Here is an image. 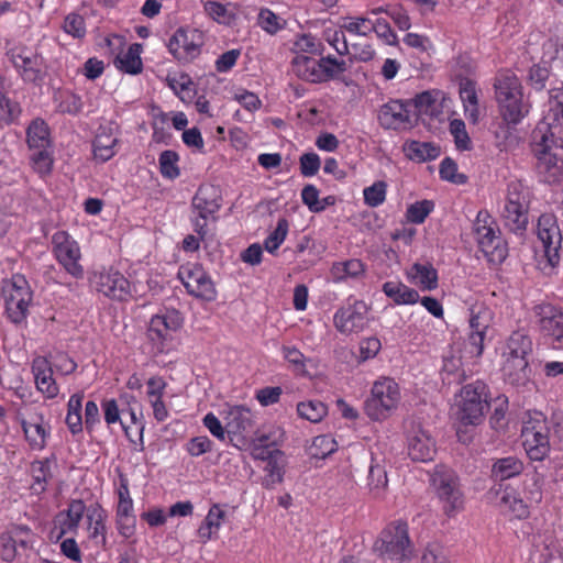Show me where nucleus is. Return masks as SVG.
<instances>
[{"label":"nucleus","instance_id":"1","mask_svg":"<svg viewBox=\"0 0 563 563\" xmlns=\"http://www.w3.org/2000/svg\"><path fill=\"white\" fill-rule=\"evenodd\" d=\"M563 144L547 135L532 133V151L537 158L536 169L543 183L554 184L562 178L560 155Z\"/></svg>","mask_w":563,"mask_h":563},{"label":"nucleus","instance_id":"2","mask_svg":"<svg viewBox=\"0 0 563 563\" xmlns=\"http://www.w3.org/2000/svg\"><path fill=\"white\" fill-rule=\"evenodd\" d=\"M430 482L445 515L451 517L463 509L464 496L460 478L453 470L437 466L431 474Z\"/></svg>","mask_w":563,"mask_h":563},{"label":"nucleus","instance_id":"3","mask_svg":"<svg viewBox=\"0 0 563 563\" xmlns=\"http://www.w3.org/2000/svg\"><path fill=\"white\" fill-rule=\"evenodd\" d=\"M374 549L384 559L397 562L410 559L412 545L408 536L407 522L398 520L389 523L382 531Z\"/></svg>","mask_w":563,"mask_h":563},{"label":"nucleus","instance_id":"4","mask_svg":"<svg viewBox=\"0 0 563 563\" xmlns=\"http://www.w3.org/2000/svg\"><path fill=\"white\" fill-rule=\"evenodd\" d=\"M400 401L398 384L391 378H383L374 383L371 397L365 401V412L373 420H383L397 408Z\"/></svg>","mask_w":563,"mask_h":563},{"label":"nucleus","instance_id":"5","mask_svg":"<svg viewBox=\"0 0 563 563\" xmlns=\"http://www.w3.org/2000/svg\"><path fill=\"white\" fill-rule=\"evenodd\" d=\"M459 419L465 426H478L489 408L487 386L481 380L467 384L461 391Z\"/></svg>","mask_w":563,"mask_h":563},{"label":"nucleus","instance_id":"6","mask_svg":"<svg viewBox=\"0 0 563 563\" xmlns=\"http://www.w3.org/2000/svg\"><path fill=\"white\" fill-rule=\"evenodd\" d=\"M191 222L198 236L205 239L208 220H216V213L221 208V196L214 186H200L191 201Z\"/></svg>","mask_w":563,"mask_h":563},{"label":"nucleus","instance_id":"7","mask_svg":"<svg viewBox=\"0 0 563 563\" xmlns=\"http://www.w3.org/2000/svg\"><path fill=\"white\" fill-rule=\"evenodd\" d=\"M489 213L481 210L474 222V232L482 252L493 262H503L507 257V247L499 235L498 228L494 227Z\"/></svg>","mask_w":563,"mask_h":563},{"label":"nucleus","instance_id":"8","mask_svg":"<svg viewBox=\"0 0 563 563\" xmlns=\"http://www.w3.org/2000/svg\"><path fill=\"white\" fill-rule=\"evenodd\" d=\"M545 417L542 412L536 411L525 421L522 427L523 448L527 455L532 461H543L550 452V441L548 434Z\"/></svg>","mask_w":563,"mask_h":563},{"label":"nucleus","instance_id":"9","mask_svg":"<svg viewBox=\"0 0 563 563\" xmlns=\"http://www.w3.org/2000/svg\"><path fill=\"white\" fill-rule=\"evenodd\" d=\"M2 295L8 318L15 324L25 320L32 301V291L24 276L13 275L11 283L3 288Z\"/></svg>","mask_w":563,"mask_h":563},{"label":"nucleus","instance_id":"10","mask_svg":"<svg viewBox=\"0 0 563 563\" xmlns=\"http://www.w3.org/2000/svg\"><path fill=\"white\" fill-rule=\"evenodd\" d=\"M369 306L358 299L349 298L333 316L334 328L344 335L357 334L368 324Z\"/></svg>","mask_w":563,"mask_h":563},{"label":"nucleus","instance_id":"11","mask_svg":"<svg viewBox=\"0 0 563 563\" xmlns=\"http://www.w3.org/2000/svg\"><path fill=\"white\" fill-rule=\"evenodd\" d=\"M533 133L550 136L563 144V87L549 90L548 110Z\"/></svg>","mask_w":563,"mask_h":563},{"label":"nucleus","instance_id":"12","mask_svg":"<svg viewBox=\"0 0 563 563\" xmlns=\"http://www.w3.org/2000/svg\"><path fill=\"white\" fill-rule=\"evenodd\" d=\"M537 238L541 244L544 257L551 267L560 262L562 233L558 219L553 213H543L538 219Z\"/></svg>","mask_w":563,"mask_h":563},{"label":"nucleus","instance_id":"13","mask_svg":"<svg viewBox=\"0 0 563 563\" xmlns=\"http://www.w3.org/2000/svg\"><path fill=\"white\" fill-rule=\"evenodd\" d=\"M178 277L189 295L206 301L217 297L214 283L199 264H187L179 268Z\"/></svg>","mask_w":563,"mask_h":563},{"label":"nucleus","instance_id":"14","mask_svg":"<svg viewBox=\"0 0 563 563\" xmlns=\"http://www.w3.org/2000/svg\"><path fill=\"white\" fill-rule=\"evenodd\" d=\"M205 43L203 33L197 29L179 27L168 41L170 54L181 63L197 58Z\"/></svg>","mask_w":563,"mask_h":563},{"label":"nucleus","instance_id":"15","mask_svg":"<svg viewBox=\"0 0 563 563\" xmlns=\"http://www.w3.org/2000/svg\"><path fill=\"white\" fill-rule=\"evenodd\" d=\"M7 55L25 82L41 84L43 81L44 59L41 55L32 53L25 47L12 48Z\"/></svg>","mask_w":563,"mask_h":563},{"label":"nucleus","instance_id":"16","mask_svg":"<svg viewBox=\"0 0 563 563\" xmlns=\"http://www.w3.org/2000/svg\"><path fill=\"white\" fill-rule=\"evenodd\" d=\"M52 243L54 244L56 258L67 273L76 278L81 277L84 269L78 263L80 252L76 241L71 240L67 232L58 231L53 235Z\"/></svg>","mask_w":563,"mask_h":563},{"label":"nucleus","instance_id":"17","mask_svg":"<svg viewBox=\"0 0 563 563\" xmlns=\"http://www.w3.org/2000/svg\"><path fill=\"white\" fill-rule=\"evenodd\" d=\"M410 102L401 100H389L384 103L378 112V122L386 130H407L412 128Z\"/></svg>","mask_w":563,"mask_h":563},{"label":"nucleus","instance_id":"18","mask_svg":"<svg viewBox=\"0 0 563 563\" xmlns=\"http://www.w3.org/2000/svg\"><path fill=\"white\" fill-rule=\"evenodd\" d=\"M533 312L542 332L551 336L558 347H563V312L550 303L537 305Z\"/></svg>","mask_w":563,"mask_h":563},{"label":"nucleus","instance_id":"19","mask_svg":"<svg viewBox=\"0 0 563 563\" xmlns=\"http://www.w3.org/2000/svg\"><path fill=\"white\" fill-rule=\"evenodd\" d=\"M88 509L89 507L86 506L82 499H71L67 509L59 511L54 517V528L58 530L57 539L67 533H77L84 515H88Z\"/></svg>","mask_w":563,"mask_h":563},{"label":"nucleus","instance_id":"20","mask_svg":"<svg viewBox=\"0 0 563 563\" xmlns=\"http://www.w3.org/2000/svg\"><path fill=\"white\" fill-rule=\"evenodd\" d=\"M26 142L30 148L38 150L34 162L36 164L44 163L49 167L51 161L46 152V148L51 144L49 128L43 119L36 118L31 121L26 129Z\"/></svg>","mask_w":563,"mask_h":563},{"label":"nucleus","instance_id":"21","mask_svg":"<svg viewBox=\"0 0 563 563\" xmlns=\"http://www.w3.org/2000/svg\"><path fill=\"white\" fill-rule=\"evenodd\" d=\"M95 284L97 290L109 298L125 300L130 296V282L118 271L96 275Z\"/></svg>","mask_w":563,"mask_h":563},{"label":"nucleus","instance_id":"22","mask_svg":"<svg viewBox=\"0 0 563 563\" xmlns=\"http://www.w3.org/2000/svg\"><path fill=\"white\" fill-rule=\"evenodd\" d=\"M505 227L515 234H523L528 225V208L519 194H509L503 211Z\"/></svg>","mask_w":563,"mask_h":563},{"label":"nucleus","instance_id":"23","mask_svg":"<svg viewBox=\"0 0 563 563\" xmlns=\"http://www.w3.org/2000/svg\"><path fill=\"white\" fill-rule=\"evenodd\" d=\"M181 327V319L177 312L169 314H156L152 317L147 330V336L157 345L159 352L163 351V342L167 340L170 332Z\"/></svg>","mask_w":563,"mask_h":563},{"label":"nucleus","instance_id":"24","mask_svg":"<svg viewBox=\"0 0 563 563\" xmlns=\"http://www.w3.org/2000/svg\"><path fill=\"white\" fill-rule=\"evenodd\" d=\"M501 374L507 384L517 388L533 384L532 369L526 358H503Z\"/></svg>","mask_w":563,"mask_h":563},{"label":"nucleus","instance_id":"25","mask_svg":"<svg viewBox=\"0 0 563 563\" xmlns=\"http://www.w3.org/2000/svg\"><path fill=\"white\" fill-rule=\"evenodd\" d=\"M490 494L496 496V504L503 512L511 514L518 519L528 517V506L518 497L514 489L503 488V485L499 484L490 489Z\"/></svg>","mask_w":563,"mask_h":563},{"label":"nucleus","instance_id":"26","mask_svg":"<svg viewBox=\"0 0 563 563\" xmlns=\"http://www.w3.org/2000/svg\"><path fill=\"white\" fill-rule=\"evenodd\" d=\"M435 454V443L430 434L422 430H413L408 438V455L416 462H428Z\"/></svg>","mask_w":563,"mask_h":563},{"label":"nucleus","instance_id":"27","mask_svg":"<svg viewBox=\"0 0 563 563\" xmlns=\"http://www.w3.org/2000/svg\"><path fill=\"white\" fill-rule=\"evenodd\" d=\"M225 430L233 441V437H245L253 430V415L251 410L243 406L230 408L225 417Z\"/></svg>","mask_w":563,"mask_h":563},{"label":"nucleus","instance_id":"28","mask_svg":"<svg viewBox=\"0 0 563 563\" xmlns=\"http://www.w3.org/2000/svg\"><path fill=\"white\" fill-rule=\"evenodd\" d=\"M292 73L300 79L309 82H323L322 73L329 69H321L320 59L297 55L291 62Z\"/></svg>","mask_w":563,"mask_h":563},{"label":"nucleus","instance_id":"29","mask_svg":"<svg viewBox=\"0 0 563 563\" xmlns=\"http://www.w3.org/2000/svg\"><path fill=\"white\" fill-rule=\"evenodd\" d=\"M533 343L531 338L522 330L515 331L508 338L503 350V358H526L532 353Z\"/></svg>","mask_w":563,"mask_h":563},{"label":"nucleus","instance_id":"30","mask_svg":"<svg viewBox=\"0 0 563 563\" xmlns=\"http://www.w3.org/2000/svg\"><path fill=\"white\" fill-rule=\"evenodd\" d=\"M497 103L504 121L511 125L520 123L530 111V104L523 99V95H515L514 98Z\"/></svg>","mask_w":563,"mask_h":563},{"label":"nucleus","instance_id":"31","mask_svg":"<svg viewBox=\"0 0 563 563\" xmlns=\"http://www.w3.org/2000/svg\"><path fill=\"white\" fill-rule=\"evenodd\" d=\"M88 529L90 530V539L95 541L97 545L107 550V527L104 523L106 514L99 505H91L88 509Z\"/></svg>","mask_w":563,"mask_h":563},{"label":"nucleus","instance_id":"32","mask_svg":"<svg viewBox=\"0 0 563 563\" xmlns=\"http://www.w3.org/2000/svg\"><path fill=\"white\" fill-rule=\"evenodd\" d=\"M497 102L508 100L515 95H523L519 78L510 71L500 73L494 84Z\"/></svg>","mask_w":563,"mask_h":563},{"label":"nucleus","instance_id":"33","mask_svg":"<svg viewBox=\"0 0 563 563\" xmlns=\"http://www.w3.org/2000/svg\"><path fill=\"white\" fill-rule=\"evenodd\" d=\"M21 427L25 439L32 449L43 450L46 446V439L49 435V431L44 426V418L42 415L36 416L32 422L22 420Z\"/></svg>","mask_w":563,"mask_h":563},{"label":"nucleus","instance_id":"34","mask_svg":"<svg viewBox=\"0 0 563 563\" xmlns=\"http://www.w3.org/2000/svg\"><path fill=\"white\" fill-rule=\"evenodd\" d=\"M114 66L125 74L141 73V43H133L126 52H120L113 59Z\"/></svg>","mask_w":563,"mask_h":563},{"label":"nucleus","instance_id":"35","mask_svg":"<svg viewBox=\"0 0 563 563\" xmlns=\"http://www.w3.org/2000/svg\"><path fill=\"white\" fill-rule=\"evenodd\" d=\"M523 468V462L520 459L516 456L501 457L494 462L492 467V476L496 481L504 482L520 475Z\"/></svg>","mask_w":563,"mask_h":563},{"label":"nucleus","instance_id":"36","mask_svg":"<svg viewBox=\"0 0 563 563\" xmlns=\"http://www.w3.org/2000/svg\"><path fill=\"white\" fill-rule=\"evenodd\" d=\"M383 291L396 305H412L419 300L418 291L400 282H386L383 285Z\"/></svg>","mask_w":563,"mask_h":563},{"label":"nucleus","instance_id":"37","mask_svg":"<svg viewBox=\"0 0 563 563\" xmlns=\"http://www.w3.org/2000/svg\"><path fill=\"white\" fill-rule=\"evenodd\" d=\"M331 276L335 283L347 278H357L365 273V266L362 261L352 258L344 262H335L330 269Z\"/></svg>","mask_w":563,"mask_h":563},{"label":"nucleus","instance_id":"38","mask_svg":"<svg viewBox=\"0 0 563 563\" xmlns=\"http://www.w3.org/2000/svg\"><path fill=\"white\" fill-rule=\"evenodd\" d=\"M407 156L417 162H427L435 159L440 153V146L431 142L412 141L406 146Z\"/></svg>","mask_w":563,"mask_h":563},{"label":"nucleus","instance_id":"39","mask_svg":"<svg viewBox=\"0 0 563 563\" xmlns=\"http://www.w3.org/2000/svg\"><path fill=\"white\" fill-rule=\"evenodd\" d=\"M133 505L129 501H123L118 505L117 509V526L119 533L129 539L135 534L136 531V517L132 514Z\"/></svg>","mask_w":563,"mask_h":563},{"label":"nucleus","instance_id":"40","mask_svg":"<svg viewBox=\"0 0 563 563\" xmlns=\"http://www.w3.org/2000/svg\"><path fill=\"white\" fill-rule=\"evenodd\" d=\"M460 97L463 101L465 113L475 122L478 115V99L473 80L464 78L460 81Z\"/></svg>","mask_w":563,"mask_h":563},{"label":"nucleus","instance_id":"41","mask_svg":"<svg viewBox=\"0 0 563 563\" xmlns=\"http://www.w3.org/2000/svg\"><path fill=\"white\" fill-rule=\"evenodd\" d=\"M388 485L387 473L384 466L371 464L367 474V488L374 498H380Z\"/></svg>","mask_w":563,"mask_h":563},{"label":"nucleus","instance_id":"42","mask_svg":"<svg viewBox=\"0 0 563 563\" xmlns=\"http://www.w3.org/2000/svg\"><path fill=\"white\" fill-rule=\"evenodd\" d=\"M33 371L35 375V383L37 389L45 394L47 398H54L58 394V387L53 378L51 368H41L36 362H34Z\"/></svg>","mask_w":563,"mask_h":563},{"label":"nucleus","instance_id":"43","mask_svg":"<svg viewBox=\"0 0 563 563\" xmlns=\"http://www.w3.org/2000/svg\"><path fill=\"white\" fill-rule=\"evenodd\" d=\"M440 91H423L418 93L411 101L420 114L435 115L439 112L438 97Z\"/></svg>","mask_w":563,"mask_h":563},{"label":"nucleus","instance_id":"44","mask_svg":"<svg viewBox=\"0 0 563 563\" xmlns=\"http://www.w3.org/2000/svg\"><path fill=\"white\" fill-rule=\"evenodd\" d=\"M103 411H104V420L108 424L114 423L117 421H120L125 435L130 439L131 442L135 443L137 439L132 438L131 434V427L126 424L125 420L121 419L120 415L125 416L126 409L122 408L119 409V406L114 399L104 400L102 404Z\"/></svg>","mask_w":563,"mask_h":563},{"label":"nucleus","instance_id":"45","mask_svg":"<svg viewBox=\"0 0 563 563\" xmlns=\"http://www.w3.org/2000/svg\"><path fill=\"white\" fill-rule=\"evenodd\" d=\"M297 412L310 422H320L328 413L327 406L319 400L302 401L297 405Z\"/></svg>","mask_w":563,"mask_h":563},{"label":"nucleus","instance_id":"46","mask_svg":"<svg viewBox=\"0 0 563 563\" xmlns=\"http://www.w3.org/2000/svg\"><path fill=\"white\" fill-rule=\"evenodd\" d=\"M117 139L111 135L98 134L92 142L93 158L100 163L109 161L113 155Z\"/></svg>","mask_w":563,"mask_h":563},{"label":"nucleus","instance_id":"47","mask_svg":"<svg viewBox=\"0 0 563 563\" xmlns=\"http://www.w3.org/2000/svg\"><path fill=\"white\" fill-rule=\"evenodd\" d=\"M493 312L484 306H475L471 310L470 328L471 332H481L486 335L487 329L490 327Z\"/></svg>","mask_w":563,"mask_h":563},{"label":"nucleus","instance_id":"48","mask_svg":"<svg viewBox=\"0 0 563 563\" xmlns=\"http://www.w3.org/2000/svg\"><path fill=\"white\" fill-rule=\"evenodd\" d=\"M179 156L174 151H164L159 155V170L163 177L168 179H175L179 176L180 172L178 168Z\"/></svg>","mask_w":563,"mask_h":563},{"label":"nucleus","instance_id":"49","mask_svg":"<svg viewBox=\"0 0 563 563\" xmlns=\"http://www.w3.org/2000/svg\"><path fill=\"white\" fill-rule=\"evenodd\" d=\"M434 202L432 200H420L410 205L407 209V220L411 223L420 224L433 211Z\"/></svg>","mask_w":563,"mask_h":563},{"label":"nucleus","instance_id":"50","mask_svg":"<svg viewBox=\"0 0 563 563\" xmlns=\"http://www.w3.org/2000/svg\"><path fill=\"white\" fill-rule=\"evenodd\" d=\"M413 269L416 272L415 277L423 289L432 290L438 287V273L432 265L415 264Z\"/></svg>","mask_w":563,"mask_h":563},{"label":"nucleus","instance_id":"51","mask_svg":"<svg viewBox=\"0 0 563 563\" xmlns=\"http://www.w3.org/2000/svg\"><path fill=\"white\" fill-rule=\"evenodd\" d=\"M167 81L168 86L180 97L183 101L192 98L195 85L188 75L181 74L179 77L167 78Z\"/></svg>","mask_w":563,"mask_h":563},{"label":"nucleus","instance_id":"52","mask_svg":"<svg viewBox=\"0 0 563 563\" xmlns=\"http://www.w3.org/2000/svg\"><path fill=\"white\" fill-rule=\"evenodd\" d=\"M336 450V443L330 435H318L313 439L310 454L316 459H325Z\"/></svg>","mask_w":563,"mask_h":563},{"label":"nucleus","instance_id":"53","mask_svg":"<svg viewBox=\"0 0 563 563\" xmlns=\"http://www.w3.org/2000/svg\"><path fill=\"white\" fill-rule=\"evenodd\" d=\"M440 176L442 179L456 185H464L467 183V176L457 173V164L450 157H445L440 164Z\"/></svg>","mask_w":563,"mask_h":563},{"label":"nucleus","instance_id":"54","mask_svg":"<svg viewBox=\"0 0 563 563\" xmlns=\"http://www.w3.org/2000/svg\"><path fill=\"white\" fill-rule=\"evenodd\" d=\"M288 232V221L282 218L277 222L275 230L264 241V246L267 252L274 253L286 239Z\"/></svg>","mask_w":563,"mask_h":563},{"label":"nucleus","instance_id":"55","mask_svg":"<svg viewBox=\"0 0 563 563\" xmlns=\"http://www.w3.org/2000/svg\"><path fill=\"white\" fill-rule=\"evenodd\" d=\"M31 473L34 484L40 486V492H44L46 489L47 479L52 476L49 460L34 461L31 464Z\"/></svg>","mask_w":563,"mask_h":563},{"label":"nucleus","instance_id":"56","mask_svg":"<svg viewBox=\"0 0 563 563\" xmlns=\"http://www.w3.org/2000/svg\"><path fill=\"white\" fill-rule=\"evenodd\" d=\"M387 185L385 181H376L363 190L364 201L369 207L380 206L386 198Z\"/></svg>","mask_w":563,"mask_h":563},{"label":"nucleus","instance_id":"57","mask_svg":"<svg viewBox=\"0 0 563 563\" xmlns=\"http://www.w3.org/2000/svg\"><path fill=\"white\" fill-rule=\"evenodd\" d=\"M371 24L372 21L367 18H344L343 23L341 24V29L351 34L367 36L371 34Z\"/></svg>","mask_w":563,"mask_h":563},{"label":"nucleus","instance_id":"58","mask_svg":"<svg viewBox=\"0 0 563 563\" xmlns=\"http://www.w3.org/2000/svg\"><path fill=\"white\" fill-rule=\"evenodd\" d=\"M450 132L454 137L457 150L467 151L471 150V139L466 132L464 121L460 119H453L450 122Z\"/></svg>","mask_w":563,"mask_h":563},{"label":"nucleus","instance_id":"59","mask_svg":"<svg viewBox=\"0 0 563 563\" xmlns=\"http://www.w3.org/2000/svg\"><path fill=\"white\" fill-rule=\"evenodd\" d=\"M321 69H329V71L322 73L323 81L335 78L339 74H342L346 70V63L333 56H327L320 58Z\"/></svg>","mask_w":563,"mask_h":563},{"label":"nucleus","instance_id":"60","mask_svg":"<svg viewBox=\"0 0 563 563\" xmlns=\"http://www.w3.org/2000/svg\"><path fill=\"white\" fill-rule=\"evenodd\" d=\"M369 29L371 33L375 32L387 45L395 46L398 44V37L386 20L377 19L375 22H372Z\"/></svg>","mask_w":563,"mask_h":563},{"label":"nucleus","instance_id":"61","mask_svg":"<svg viewBox=\"0 0 563 563\" xmlns=\"http://www.w3.org/2000/svg\"><path fill=\"white\" fill-rule=\"evenodd\" d=\"M64 31L76 38L84 37L86 34L84 18L76 13L68 14L64 21Z\"/></svg>","mask_w":563,"mask_h":563},{"label":"nucleus","instance_id":"62","mask_svg":"<svg viewBox=\"0 0 563 563\" xmlns=\"http://www.w3.org/2000/svg\"><path fill=\"white\" fill-rule=\"evenodd\" d=\"M300 173L305 177L314 176L321 166V161L318 154L305 153L299 158Z\"/></svg>","mask_w":563,"mask_h":563},{"label":"nucleus","instance_id":"63","mask_svg":"<svg viewBox=\"0 0 563 563\" xmlns=\"http://www.w3.org/2000/svg\"><path fill=\"white\" fill-rule=\"evenodd\" d=\"M550 77V71L547 67L534 65L529 70V84L534 90H542L545 88V84Z\"/></svg>","mask_w":563,"mask_h":563},{"label":"nucleus","instance_id":"64","mask_svg":"<svg viewBox=\"0 0 563 563\" xmlns=\"http://www.w3.org/2000/svg\"><path fill=\"white\" fill-rule=\"evenodd\" d=\"M0 110L3 112V120L5 123H13L21 114V107L19 102L2 96L0 98Z\"/></svg>","mask_w":563,"mask_h":563}]
</instances>
